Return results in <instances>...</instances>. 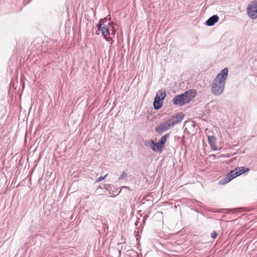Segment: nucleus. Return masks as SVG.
Here are the masks:
<instances>
[{
	"mask_svg": "<svg viewBox=\"0 0 257 257\" xmlns=\"http://www.w3.org/2000/svg\"><path fill=\"white\" fill-rule=\"evenodd\" d=\"M219 20V17L217 15H213L209 18L206 24L207 26H212L217 23Z\"/></svg>",
	"mask_w": 257,
	"mask_h": 257,
	"instance_id": "obj_9",
	"label": "nucleus"
},
{
	"mask_svg": "<svg viewBox=\"0 0 257 257\" xmlns=\"http://www.w3.org/2000/svg\"><path fill=\"white\" fill-rule=\"evenodd\" d=\"M174 125V123H171L170 120L169 119L164 122L161 123L159 125L156 127V131L161 134L163 132H165L169 129H170L171 127H173Z\"/></svg>",
	"mask_w": 257,
	"mask_h": 257,
	"instance_id": "obj_6",
	"label": "nucleus"
},
{
	"mask_svg": "<svg viewBox=\"0 0 257 257\" xmlns=\"http://www.w3.org/2000/svg\"><path fill=\"white\" fill-rule=\"evenodd\" d=\"M166 96V93L165 90H160L157 93L154 101V106L155 109H159L161 108L163 104V100Z\"/></svg>",
	"mask_w": 257,
	"mask_h": 257,
	"instance_id": "obj_4",
	"label": "nucleus"
},
{
	"mask_svg": "<svg viewBox=\"0 0 257 257\" xmlns=\"http://www.w3.org/2000/svg\"><path fill=\"white\" fill-rule=\"evenodd\" d=\"M151 147L154 151L157 152H161L164 146L161 145L159 142H158L157 143H156L153 140H151Z\"/></svg>",
	"mask_w": 257,
	"mask_h": 257,
	"instance_id": "obj_8",
	"label": "nucleus"
},
{
	"mask_svg": "<svg viewBox=\"0 0 257 257\" xmlns=\"http://www.w3.org/2000/svg\"><path fill=\"white\" fill-rule=\"evenodd\" d=\"M208 138V142L211 146V148L214 150H217V148L216 146V138L214 136H209Z\"/></svg>",
	"mask_w": 257,
	"mask_h": 257,
	"instance_id": "obj_10",
	"label": "nucleus"
},
{
	"mask_svg": "<svg viewBox=\"0 0 257 257\" xmlns=\"http://www.w3.org/2000/svg\"><path fill=\"white\" fill-rule=\"evenodd\" d=\"M98 30L100 31L104 38L107 41H111L110 45H112L114 38L115 31L113 27V23L110 24L107 22L106 18L101 19L97 24Z\"/></svg>",
	"mask_w": 257,
	"mask_h": 257,
	"instance_id": "obj_1",
	"label": "nucleus"
},
{
	"mask_svg": "<svg viewBox=\"0 0 257 257\" xmlns=\"http://www.w3.org/2000/svg\"><path fill=\"white\" fill-rule=\"evenodd\" d=\"M217 236V233L216 232L214 231L211 234V236L212 238H215Z\"/></svg>",
	"mask_w": 257,
	"mask_h": 257,
	"instance_id": "obj_17",
	"label": "nucleus"
},
{
	"mask_svg": "<svg viewBox=\"0 0 257 257\" xmlns=\"http://www.w3.org/2000/svg\"><path fill=\"white\" fill-rule=\"evenodd\" d=\"M234 170L238 176L249 171V169L248 168L245 167H237Z\"/></svg>",
	"mask_w": 257,
	"mask_h": 257,
	"instance_id": "obj_11",
	"label": "nucleus"
},
{
	"mask_svg": "<svg viewBox=\"0 0 257 257\" xmlns=\"http://www.w3.org/2000/svg\"><path fill=\"white\" fill-rule=\"evenodd\" d=\"M107 176V174H106L104 176H101V177H99L96 180V182H99L100 181L103 180Z\"/></svg>",
	"mask_w": 257,
	"mask_h": 257,
	"instance_id": "obj_15",
	"label": "nucleus"
},
{
	"mask_svg": "<svg viewBox=\"0 0 257 257\" xmlns=\"http://www.w3.org/2000/svg\"><path fill=\"white\" fill-rule=\"evenodd\" d=\"M226 176L230 180H232L235 177H237L236 172H235V170H231L229 173H228Z\"/></svg>",
	"mask_w": 257,
	"mask_h": 257,
	"instance_id": "obj_12",
	"label": "nucleus"
},
{
	"mask_svg": "<svg viewBox=\"0 0 257 257\" xmlns=\"http://www.w3.org/2000/svg\"><path fill=\"white\" fill-rule=\"evenodd\" d=\"M247 13L252 19L257 18V1H253L247 7Z\"/></svg>",
	"mask_w": 257,
	"mask_h": 257,
	"instance_id": "obj_5",
	"label": "nucleus"
},
{
	"mask_svg": "<svg viewBox=\"0 0 257 257\" xmlns=\"http://www.w3.org/2000/svg\"><path fill=\"white\" fill-rule=\"evenodd\" d=\"M169 136V134H166L161 138L159 142L160 143L161 145L164 146L165 144L166 143L167 139Z\"/></svg>",
	"mask_w": 257,
	"mask_h": 257,
	"instance_id": "obj_14",
	"label": "nucleus"
},
{
	"mask_svg": "<svg viewBox=\"0 0 257 257\" xmlns=\"http://www.w3.org/2000/svg\"><path fill=\"white\" fill-rule=\"evenodd\" d=\"M184 117V114L183 112H180L176 114L172 115L169 120L171 122V123H174V125L176 123L180 122Z\"/></svg>",
	"mask_w": 257,
	"mask_h": 257,
	"instance_id": "obj_7",
	"label": "nucleus"
},
{
	"mask_svg": "<svg viewBox=\"0 0 257 257\" xmlns=\"http://www.w3.org/2000/svg\"><path fill=\"white\" fill-rule=\"evenodd\" d=\"M227 75L228 69L225 68L214 79L212 85V92L214 95H219L223 92Z\"/></svg>",
	"mask_w": 257,
	"mask_h": 257,
	"instance_id": "obj_2",
	"label": "nucleus"
},
{
	"mask_svg": "<svg viewBox=\"0 0 257 257\" xmlns=\"http://www.w3.org/2000/svg\"><path fill=\"white\" fill-rule=\"evenodd\" d=\"M126 177H127V174L125 172H123L122 174H121V176L119 178V179H124L126 178Z\"/></svg>",
	"mask_w": 257,
	"mask_h": 257,
	"instance_id": "obj_16",
	"label": "nucleus"
},
{
	"mask_svg": "<svg viewBox=\"0 0 257 257\" xmlns=\"http://www.w3.org/2000/svg\"><path fill=\"white\" fill-rule=\"evenodd\" d=\"M230 181V179H229V178H228L227 176L226 175L224 178H222L219 181V184L223 185L228 183Z\"/></svg>",
	"mask_w": 257,
	"mask_h": 257,
	"instance_id": "obj_13",
	"label": "nucleus"
},
{
	"mask_svg": "<svg viewBox=\"0 0 257 257\" xmlns=\"http://www.w3.org/2000/svg\"><path fill=\"white\" fill-rule=\"evenodd\" d=\"M196 94L195 90H189L183 94L175 96L173 99V103L176 105H183L190 102L196 96Z\"/></svg>",
	"mask_w": 257,
	"mask_h": 257,
	"instance_id": "obj_3",
	"label": "nucleus"
}]
</instances>
